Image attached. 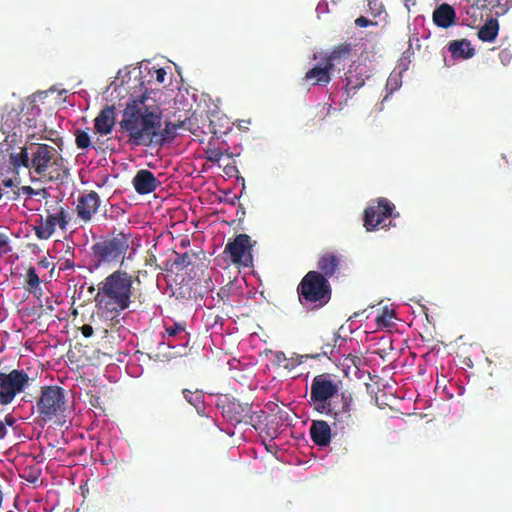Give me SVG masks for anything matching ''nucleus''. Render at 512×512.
<instances>
[{
    "mask_svg": "<svg viewBox=\"0 0 512 512\" xmlns=\"http://www.w3.org/2000/svg\"><path fill=\"white\" fill-rule=\"evenodd\" d=\"M300 299L306 302L326 304L330 298L328 280L319 272L310 271L299 285Z\"/></svg>",
    "mask_w": 512,
    "mask_h": 512,
    "instance_id": "7",
    "label": "nucleus"
},
{
    "mask_svg": "<svg viewBox=\"0 0 512 512\" xmlns=\"http://www.w3.org/2000/svg\"><path fill=\"white\" fill-rule=\"evenodd\" d=\"M70 221L71 214L68 208L60 206L54 213L48 212L45 219L40 218L34 226V233L37 238L47 240L54 234L56 227L65 231Z\"/></svg>",
    "mask_w": 512,
    "mask_h": 512,
    "instance_id": "11",
    "label": "nucleus"
},
{
    "mask_svg": "<svg viewBox=\"0 0 512 512\" xmlns=\"http://www.w3.org/2000/svg\"><path fill=\"white\" fill-rule=\"evenodd\" d=\"M2 128L11 130L15 127L18 122V114L15 111H11L7 116L2 115Z\"/></svg>",
    "mask_w": 512,
    "mask_h": 512,
    "instance_id": "31",
    "label": "nucleus"
},
{
    "mask_svg": "<svg viewBox=\"0 0 512 512\" xmlns=\"http://www.w3.org/2000/svg\"><path fill=\"white\" fill-rule=\"evenodd\" d=\"M29 385L30 377L23 369H13L9 373L0 372V405L11 404Z\"/></svg>",
    "mask_w": 512,
    "mask_h": 512,
    "instance_id": "9",
    "label": "nucleus"
},
{
    "mask_svg": "<svg viewBox=\"0 0 512 512\" xmlns=\"http://www.w3.org/2000/svg\"><path fill=\"white\" fill-rule=\"evenodd\" d=\"M21 477L23 479H25L26 481H28L29 483H36L39 478V473L33 472V471H29V472L25 471L24 474L21 475Z\"/></svg>",
    "mask_w": 512,
    "mask_h": 512,
    "instance_id": "39",
    "label": "nucleus"
},
{
    "mask_svg": "<svg viewBox=\"0 0 512 512\" xmlns=\"http://www.w3.org/2000/svg\"><path fill=\"white\" fill-rule=\"evenodd\" d=\"M314 356L312 355H299V354H293L289 359H288V363L284 364V366L286 368L288 367H295L297 365H300L304 362L305 359H308V358H313Z\"/></svg>",
    "mask_w": 512,
    "mask_h": 512,
    "instance_id": "34",
    "label": "nucleus"
},
{
    "mask_svg": "<svg viewBox=\"0 0 512 512\" xmlns=\"http://www.w3.org/2000/svg\"><path fill=\"white\" fill-rule=\"evenodd\" d=\"M21 193L27 196H41L42 198L48 197L49 193L45 188L34 189L31 186H22Z\"/></svg>",
    "mask_w": 512,
    "mask_h": 512,
    "instance_id": "32",
    "label": "nucleus"
},
{
    "mask_svg": "<svg viewBox=\"0 0 512 512\" xmlns=\"http://www.w3.org/2000/svg\"><path fill=\"white\" fill-rule=\"evenodd\" d=\"M334 350V347H331L330 345H326L323 350V354L327 355L328 353L332 354Z\"/></svg>",
    "mask_w": 512,
    "mask_h": 512,
    "instance_id": "49",
    "label": "nucleus"
},
{
    "mask_svg": "<svg viewBox=\"0 0 512 512\" xmlns=\"http://www.w3.org/2000/svg\"><path fill=\"white\" fill-rule=\"evenodd\" d=\"M166 334L169 337H177L181 343L178 346L185 348L189 343V334L186 332L183 324L173 323L165 327Z\"/></svg>",
    "mask_w": 512,
    "mask_h": 512,
    "instance_id": "24",
    "label": "nucleus"
},
{
    "mask_svg": "<svg viewBox=\"0 0 512 512\" xmlns=\"http://www.w3.org/2000/svg\"><path fill=\"white\" fill-rule=\"evenodd\" d=\"M500 62L503 65H508L512 59V53L508 49H503L499 53Z\"/></svg>",
    "mask_w": 512,
    "mask_h": 512,
    "instance_id": "38",
    "label": "nucleus"
},
{
    "mask_svg": "<svg viewBox=\"0 0 512 512\" xmlns=\"http://www.w3.org/2000/svg\"><path fill=\"white\" fill-rule=\"evenodd\" d=\"M339 382L330 374L314 377L310 389V404L319 413L333 419L336 429L344 430L353 423V397L349 392L339 394Z\"/></svg>",
    "mask_w": 512,
    "mask_h": 512,
    "instance_id": "3",
    "label": "nucleus"
},
{
    "mask_svg": "<svg viewBox=\"0 0 512 512\" xmlns=\"http://www.w3.org/2000/svg\"><path fill=\"white\" fill-rule=\"evenodd\" d=\"M133 278L126 271L116 270L97 285L95 303L98 314L114 320L132 303Z\"/></svg>",
    "mask_w": 512,
    "mask_h": 512,
    "instance_id": "4",
    "label": "nucleus"
},
{
    "mask_svg": "<svg viewBox=\"0 0 512 512\" xmlns=\"http://www.w3.org/2000/svg\"><path fill=\"white\" fill-rule=\"evenodd\" d=\"M275 356H276V360L279 364H281L283 362L288 363V358L286 357V355L283 352H277Z\"/></svg>",
    "mask_w": 512,
    "mask_h": 512,
    "instance_id": "45",
    "label": "nucleus"
},
{
    "mask_svg": "<svg viewBox=\"0 0 512 512\" xmlns=\"http://www.w3.org/2000/svg\"><path fill=\"white\" fill-rule=\"evenodd\" d=\"M182 124H174L172 122H165L162 127V119L159 120L156 131L160 134V139L157 143H153L152 147L162 146L163 144L170 142L176 135V132L181 128Z\"/></svg>",
    "mask_w": 512,
    "mask_h": 512,
    "instance_id": "21",
    "label": "nucleus"
},
{
    "mask_svg": "<svg viewBox=\"0 0 512 512\" xmlns=\"http://www.w3.org/2000/svg\"><path fill=\"white\" fill-rule=\"evenodd\" d=\"M40 264L43 266V267H47V263L46 261H41Z\"/></svg>",
    "mask_w": 512,
    "mask_h": 512,
    "instance_id": "51",
    "label": "nucleus"
},
{
    "mask_svg": "<svg viewBox=\"0 0 512 512\" xmlns=\"http://www.w3.org/2000/svg\"><path fill=\"white\" fill-rule=\"evenodd\" d=\"M177 347L178 345L162 341L158 343L156 350L149 354V358L157 362H168L178 356H181L179 352H172V349Z\"/></svg>",
    "mask_w": 512,
    "mask_h": 512,
    "instance_id": "19",
    "label": "nucleus"
},
{
    "mask_svg": "<svg viewBox=\"0 0 512 512\" xmlns=\"http://www.w3.org/2000/svg\"><path fill=\"white\" fill-rule=\"evenodd\" d=\"M75 142L79 149H87L91 145L90 136L83 130H77L75 133Z\"/></svg>",
    "mask_w": 512,
    "mask_h": 512,
    "instance_id": "29",
    "label": "nucleus"
},
{
    "mask_svg": "<svg viewBox=\"0 0 512 512\" xmlns=\"http://www.w3.org/2000/svg\"><path fill=\"white\" fill-rule=\"evenodd\" d=\"M499 32V24L496 19L488 20L478 31V37L484 42H493Z\"/></svg>",
    "mask_w": 512,
    "mask_h": 512,
    "instance_id": "23",
    "label": "nucleus"
},
{
    "mask_svg": "<svg viewBox=\"0 0 512 512\" xmlns=\"http://www.w3.org/2000/svg\"><path fill=\"white\" fill-rule=\"evenodd\" d=\"M433 22L441 28L453 26L456 22L455 9L447 3H442L433 11Z\"/></svg>",
    "mask_w": 512,
    "mask_h": 512,
    "instance_id": "18",
    "label": "nucleus"
},
{
    "mask_svg": "<svg viewBox=\"0 0 512 512\" xmlns=\"http://www.w3.org/2000/svg\"><path fill=\"white\" fill-rule=\"evenodd\" d=\"M407 70V66H404L401 71L394 70L388 77L386 83V91L387 95L384 97V100L388 98V96L395 91H397L402 85V72Z\"/></svg>",
    "mask_w": 512,
    "mask_h": 512,
    "instance_id": "26",
    "label": "nucleus"
},
{
    "mask_svg": "<svg viewBox=\"0 0 512 512\" xmlns=\"http://www.w3.org/2000/svg\"><path fill=\"white\" fill-rule=\"evenodd\" d=\"M2 184H3L5 187H7V188H10V187H12V186L14 185V183H13V180H12V179H4V180L2 181Z\"/></svg>",
    "mask_w": 512,
    "mask_h": 512,
    "instance_id": "48",
    "label": "nucleus"
},
{
    "mask_svg": "<svg viewBox=\"0 0 512 512\" xmlns=\"http://www.w3.org/2000/svg\"><path fill=\"white\" fill-rule=\"evenodd\" d=\"M188 258V256L186 254H184L182 257H181V263H185L186 262V259Z\"/></svg>",
    "mask_w": 512,
    "mask_h": 512,
    "instance_id": "50",
    "label": "nucleus"
},
{
    "mask_svg": "<svg viewBox=\"0 0 512 512\" xmlns=\"http://www.w3.org/2000/svg\"><path fill=\"white\" fill-rule=\"evenodd\" d=\"M448 50L454 59H469L475 54L470 41L466 39L452 41L448 46Z\"/></svg>",
    "mask_w": 512,
    "mask_h": 512,
    "instance_id": "20",
    "label": "nucleus"
},
{
    "mask_svg": "<svg viewBox=\"0 0 512 512\" xmlns=\"http://www.w3.org/2000/svg\"><path fill=\"white\" fill-rule=\"evenodd\" d=\"M8 248L9 244L7 238H0V251L7 252Z\"/></svg>",
    "mask_w": 512,
    "mask_h": 512,
    "instance_id": "44",
    "label": "nucleus"
},
{
    "mask_svg": "<svg viewBox=\"0 0 512 512\" xmlns=\"http://www.w3.org/2000/svg\"><path fill=\"white\" fill-rule=\"evenodd\" d=\"M7 429L4 422L0 420V439H3L6 436Z\"/></svg>",
    "mask_w": 512,
    "mask_h": 512,
    "instance_id": "46",
    "label": "nucleus"
},
{
    "mask_svg": "<svg viewBox=\"0 0 512 512\" xmlns=\"http://www.w3.org/2000/svg\"><path fill=\"white\" fill-rule=\"evenodd\" d=\"M242 410V407L240 404L232 403L228 406V410L223 408V415L231 422L240 423L244 416L239 413V410Z\"/></svg>",
    "mask_w": 512,
    "mask_h": 512,
    "instance_id": "27",
    "label": "nucleus"
},
{
    "mask_svg": "<svg viewBox=\"0 0 512 512\" xmlns=\"http://www.w3.org/2000/svg\"><path fill=\"white\" fill-rule=\"evenodd\" d=\"M490 3L496 9L497 15L505 14L512 7V0H490Z\"/></svg>",
    "mask_w": 512,
    "mask_h": 512,
    "instance_id": "30",
    "label": "nucleus"
},
{
    "mask_svg": "<svg viewBox=\"0 0 512 512\" xmlns=\"http://www.w3.org/2000/svg\"><path fill=\"white\" fill-rule=\"evenodd\" d=\"M369 11L373 16H381L384 13L383 4L380 0H367Z\"/></svg>",
    "mask_w": 512,
    "mask_h": 512,
    "instance_id": "33",
    "label": "nucleus"
},
{
    "mask_svg": "<svg viewBox=\"0 0 512 512\" xmlns=\"http://www.w3.org/2000/svg\"><path fill=\"white\" fill-rule=\"evenodd\" d=\"M115 125V108L107 106L101 110L94 120V128L97 133L101 135H108L111 133Z\"/></svg>",
    "mask_w": 512,
    "mask_h": 512,
    "instance_id": "16",
    "label": "nucleus"
},
{
    "mask_svg": "<svg viewBox=\"0 0 512 512\" xmlns=\"http://www.w3.org/2000/svg\"><path fill=\"white\" fill-rule=\"evenodd\" d=\"M394 311L385 307L383 311L377 315L376 322L379 327H391L393 325Z\"/></svg>",
    "mask_w": 512,
    "mask_h": 512,
    "instance_id": "28",
    "label": "nucleus"
},
{
    "mask_svg": "<svg viewBox=\"0 0 512 512\" xmlns=\"http://www.w3.org/2000/svg\"><path fill=\"white\" fill-rule=\"evenodd\" d=\"M81 333L84 337H91L93 335V327L85 324L81 327Z\"/></svg>",
    "mask_w": 512,
    "mask_h": 512,
    "instance_id": "43",
    "label": "nucleus"
},
{
    "mask_svg": "<svg viewBox=\"0 0 512 512\" xmlns=\"http://www.w3.org/2000/svg\"><path fill=\"white\" fill-rule=\"evenodd\" d=\"M349 363H352L354 368H355V375H357L359 372H360V369H359V364L361 363V359L358 358V357H350V358H346L345 359V364L344 366L347 368V369H350V365L348 364Z\"/></svg>",
    "mask_w": 512,
    "mask_h": 512,
    "instance_id": "37",
    "label": "nucleus"
},
{
    "mask_svg": "<svg viewBox=\"0 0 512 512\" xmlns=\"http://www.w3.org/2000/svg\"><path fill=\"white\" fill-rule=\"evenodd\" d=\"M27 283L31 288H36L40 284L39 276L34 267H30L27 271Z\"/></svg>",
    "mask_w": 512,
    "mask_h": 512,
    "instance_id": "35",
    "label": "nucleus"
},
{
    "mask_svg": "<svg viewBox=\"0 0 512 512\" xmlns=\"http://www.w3.org/2000/svg\"><path fill=\"white\" fill-rule=\"evenodd\" d=\"M316 12L318 14V16H320L321 14H324L326 12H328V4L326 1H320L316 7Z\"/></svg>",
    "mask_w": 512,
    "mask_h": 512,
    "instance_id": "42",
    "label": "nucleus"
},
{
    "mask_svg": "<svg viewBox=\"0 0 512 512\" xmlns=\"http://www.w3.org/2000/svg\"><path fill=\"white\" fill-rule=\"evenodd\" d=\"M207 160L212 163H218L222 158V151L218 148H208L206 151Z\"/></svg>",
    "mask_w": 512,
    "mask_h": 512,
    "instance_id": "36",
    "label": "nucleus"
},
{
    "mask_svg": "<svg viewBox=\"0 0 512 512\" xmlns=\"http://www.w3.org/2000/svg\"><path fill=\"white\" fill-rule=\"evenodd\" d=\"M182 393L185 400L196 409L199 415L205 414L204 395L202 391L184 389Z\"/></svg>",
    "mask_w": 512,
    "mask_h": 512,
    "instance_id": "22",
    "label": "nucleus"
},
{
    "mask_svg": "<svg viewBox=\"0 0 512 512\" xmlns=\"http://www.w3.org/2000/svg\"><path fill=\"white\" fill-rule=\"evenodd\" d=\"M132 184L138 194L146 195L154 192L160 185V181L151 171L141 169L133 177Z\"/></svg>",
    "mask_w": 512,
    "mask_h": 512,
    "instance_id": "15",
    "label": "nucleus"
},
{
    "mask_svg": "<svg viewBox=\"0 0 512 512\" xmlns=\"http://www.w3.org/2000/svg\"><path fill=\"white\" fill-rule=\"evenodd\" d=\"M355 24L359 27H367L369 25H376V23L368 20L367 18L361 16V17H358L356 20H355Z\"/></svg>",
    "mask_w": 512,
    "mask_h": 512,
    "instance_id": "40",
    "label": "nucleus"
},
{
    "mask_svg": "<svg viewBox=\"0 0 512 512\" xmlns=\"http://www.w3.org/2000/svg\"><path fill=\"white\" fill-rule=\"evenodd\" d=\"M339 260L336 255L327 254L324 255L318 263L319 269L324 273L325 276H332L338 268Z\"/></svg>",
    "mask_w": 512,
    "mask_h": 512,
    "instance_id": "25",
    "label": "nucleus"
},
{
    "mask_svg": "<svg viewBox=\"0 0 512 512\" xmlns=\"http://www.w3.org/2000/svg\"><path fill=\"white\" fill-rule=\"evenodd\" d=\"M133 240L130 233L119 232L111 238L104 239L92 246L94 257L98 266L105 263L117 262L121 257V265L124 260H131L136 253L132 246Z\"/></svg>",
    "mask_w": 512,
    "mask_h": 512,
    "instance_id": "5",
    "label": "nucleus"
},
{
    "mask_svg": "<svg viewBox=\"0 0 512 512\" xmlns=\"http://www.w3.org/2000/svg\"><path fill=\"white\" fill-rule=\"evenodd\" d=\"M349 54V49L346 47H339L331 54L321 58L313 68H311L305 75L306 81L311 85L326 86L330 80V73L336 66L346 59Z\"/></svg>",
    "mask_w": 512,
    "mask_h": 512,
    "instance_id": "8",
    "label": "nucleus"
},
{
    "mask_svg": "<svg viewBox=\"0 0 512 512\" xmlns=\"http://www.w3.org/2000/svg\"><path fill=\"white\" fill-rule=\"evenodd\" d=\"M395 206L386 198L371 201L364 213V227L367 231L386 229L392 225V218L398 216L394 213Z\"/></svg>",
    "mask_w": 512,
    "mask_h": 512,
    "instance_id": "6",
    "label": "nucleus"
},
{
    "mask_svg": "<svg viewBox=\"0 0 512 512\" xmlns=\"http://www.w3.org/2000/svg\"><path fill=\"white\" fill-rule=\"evenodd\" d=\"M251 248L250 237L246 234H240L226 245L225 251L230 254L231 261L234 264L250 267L253 264Z\"/></svg>",
    "mask_w": 512,
    "mask_h": 512,
    "instance_id": "12",
    "label": "nucleus"
},
{
    "mask_svg": "<svg viewBox=\"0 0 512 512\" xmlns=\"http://www.w3.org/2000/svg\"><path fill=\"white\" fill-rule=\"evenodd\" d=\"M37 412L44 421H51L65 411V395L58 386H45L36 403Z\"/></svg>",
    "mask_w": 512,
    "mask_h": 512,
    "instance_id": "10",
    "label": "nucleus"
},
{
    "mask_svg": "<svg viewBox=\"0 0 512 512\" xmlns=\"http://www.w3.org/2000/svg\"><path fill=\"white\" fill-rule=\"evenodd\" d=\"M310 435L313 442L318 446L325 447L331 442V428L324 420H314L312 422Z\"/></svg>",
    "mask_w": 512,
    "mask_h": 512,
    "instance_id": "17",
    "label": "nucleus"
},
{
    "mask_svg": "<svg viewBox=\"0 0 512 512\" xmlns=\"http://www.w3.org/2000/svg\"><path fill=\"white\" fill-rule=\"evenodd\" d=\"M14 422H15V420H14L13 416L7 415L5 417V424L12 426L14 424Z\"/></svg>",
    "mask_w": 512,
    "mask_h": 512,
    "instance_id": "47",
    "label": "nucleus"
},
{
    "mask_svg": "<svg viewBox=\"0 0 512 512\" xmlns=\"http://www.w3.org/2000/svg\"><path fill=\"white\" fill-rule=\"evenodd\" d=\"M166 75H167V73H166L165 69H163V68H159V69L155 70V78L159 84H162L165 81Z\"/></svg>",
    "mask_w": 512,
    "mask_h": 512,
    "instance_id": "41",
    "label": "nucleus"
},
{
    "mask_svg": "<svg viewBox=\"0 0 512 512\" xmlns=\"http://www.w3.org/2000/svg\"><path fill=\"white\" fill-rule=\"evenodd\" d=\"M9 162L15 168H27L32 183L62 185L70 176L69 162L53 146L32 143L19 152L9 155Z\"/></svg>",
    "mask_w": 512,
    "mask_h": 512,
    "instance_id": "2",
    "label": "nucleus"
},
{
    "mask_svg": "<svg viewBox=\"0 0 512 512\" xmlns=\"http://www.w3.org/2000/svg\"><path fill=\"white\" fill-rule=\"evenodd\" d=\"M370 76V69L366 63H352L345 73V92L349 96L365 84Z\"/></svg>",
    "mask_w": 512,
    "mask_h": 512,
    "instance_id": "13",
    "label": "nucleus"
},
{
    "mask_svg": "<svg viewBox=\"0 0 512 512\" xmlns=\"http://www.w3.org/2000/svg\"><path fill=\"white\" fill-rule=\"evenodd\" d=\"M101 200L95 191L84 193L78 197L76 212L78 218L87 223L97 214Z\"/></svg>",
    "mask_w": 512,
    "mask_h": 512,
    "instance_id": "14",
    "label": "nucleus"
},
{
    "mask_svg": "<svg viewBox=\"0 0 512 512\" xmlns=\"http://www.w3.org/2000/svg\"><path fill=\"white\" fill-rule=\"evenodd\" d=\"M159 91L147 89L139 96H132L126 103L119 121L120 139L130 148L152 147L160 134L156 131L162 119V109L157 102Z\"/></svg>",
    "mask_w": 512,
    "mask_h": 512,
    "instance_id": "1",
    "label": "nucleus"
}]
</instances>
